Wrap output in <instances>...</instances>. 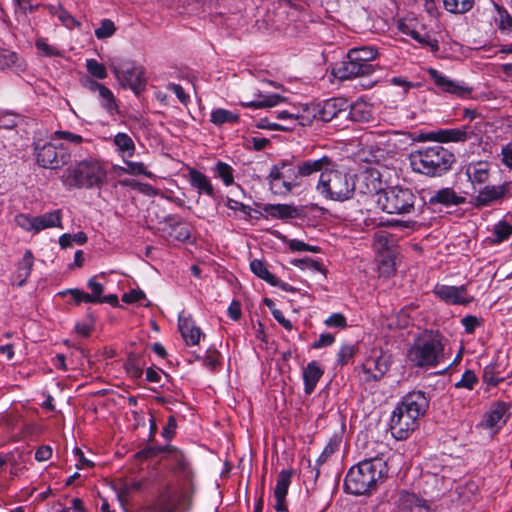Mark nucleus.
I'll use <instances>...</instances> for the list:
<instances>
[{
    "mask_svg": "<svg viewBox=\"0 0 512 512\" xmlns=\"http://www.w3.org/2000/svg\"><path fill=\"white\" fill-rule=\"evenodd\" d=\"M353 176L356 182V189H358L360 193L374 194L378 197V193L384 191L381 187L382 182L379 179V175H376L374 172H364L360 175Z\"/></svg>",
    "mask_w": 512,
    "mask_h": 512,
    "instance_id": "4be33fe9",
    "label": "nucleus"
},
{
    "mask_svg": "<svg viewBox=\"0 0 512 512\" xmlns=\"http://www.w3.org/2000/svg\"><path fill=\"white\" fill-rule=\"evenodd\" d=\"M349 107L346 98H331L314 108V118H319L324 122H330L339 117L346 118V110Z\"/></svg>",
    "mask_w": 512,
    "mask_h": 512,
    "instance_id": "ddd939ff",
    "label": "nucleus"
},
{
    "mask_svg": "<svg viewBox=\"0 0 512 512\" xmlns=\"http://www.w3.org/2000/svg\"><path fill=\"white\" fill-rule=\"evenodd\" d=\"M339 441L337 439L330 440L325 446L323 452L316 460V466H320L338 449Z\"/></svg>",
    "mask_w": 512,
    "mask_h": 512,
    "instance_id": "e2e57ef3",
    "label": "nucleus"
},
{
    "mask_svg": "<svg viewBox=\"0 0 512 512\" xmlns=\"http://www.w3.org/2000/svg\"><path fill=\"white\" fill-rule=\"evenodd\" d=\"M113 142L115 146L127 157H132L135 152V144L132 138L126 133H117Z\"/></svg>",
    "mask_w": 512,
    "mask_h": 512,
    "instance_id": "e433bc0d",
    "label": "nucleus"
},
{
    "mask_svg": "<svg viewBox=\"0 0 512 512\" xmlns=\"http://www.w3.org/2000/svg\"><path fill=\"white\" fill-rule=\"evenodd\" d=\"M387 473L388 467L383 457L364 459L349 469L344 490L352 495L370 494L387 477Z\"/></svg>",
    "mask_w": 512,
    "mask_h": 512,
    "instance_id": "f257e3e1",
    "label": "nucleus"
},
{
    "mask_svg": "<svg viewBox=\"0 0 512 512\" xmlns=\"http://www.w3.org/2000/svg\"><path fill=\"white\" fill-rule=\"evenodd\" d=\"M251 271L260 279L266 281L272 286H277L286 292H295L296 289L288 283L280 281L275 275H273L268 269L266 264L259 259H254L250 262Z\"/></svg>",
    "mask_w": 512,
    "mask_h": 512,
    "instance_id": "6ab92c4d",
    "label": "nucleus"
},
{
    "mask_svg": "<svg viewBox=\"0 0 512 512\" xmlns=\"http://www.w3.org/2000/svg\"><path fill=\"white\" fill-rule=\"evenodd\" d=\"M487 125H488V123H486L485 121L481 120V121L475 122L474 124L469 123V124L464 125L462 127H463V130H465V132H467L466 133L467 134V140H470V139L477 140L486 131Z\"/></svg>",
    "mask_w": 512,
    "mask_h": 512,
    "instance_id": "8fccbe9b",
    "label": "nucleus"
},
{
    "mask_svg": "<svg viewBox=\"0 0 512 512\" xmlns=\"http://www.w3.org/2000/svg\"><path fill=\"white\" fill-rule=\"evenodd\" d=\"M143 483L142 481H135L129 484H125L123 488H121L118 498L122 504L124 501L128 499L130 493L134 491H140L142 489Z\"/></svg>",
    "mask_w": 512,
    "mask_h": 512,
    "instance_id": "0e129e2a",
    "label": "nucleus"
},
{
    "mask_svg": "<svg viewBox=\"0 0 512 512\" xmlns=\"http://www.w3.org/2000/svg\"><path fill=\"white\" fill-rule=\"evenodd\" d=\"M107 178V172L97 161H82L67 170V183L77 188L100 187Z\"/></svg>",
    "mask_w": 512,
    "mask_h": 512,
    "instance_id": "423d86ee",
    "label": "nucleus"
},
{
    "mask_svg": "<svg viewBox=\"0 0 512 512\" xmlns=\"http://www.w3.org/2000/svg\"><path fill=\"white\" fill-rule=\"evenodd\" d=\"M444 337L438 331L425 330L407 351L408 360L418 368H432L444 359Z\"/></svg>",
    "mask_w": 512,
    "mask_h": 512,
    "instance_id": "7ed1b4c3",
    "label": "nucleus"
},
{
    "mask_svg": "<svg viewBox=\"0 0 512 512\" xmlns=\"http://www.w3.org/2000/svg\"><path fill=\"white\" fill-rule=\"evenodd\" d=\"M171 231L169 232L175 240L185 242L190 238V229L188 225L183 224L180 221H174L170 224Z\"/></svg>",
    "mask_w": 512,
    "mask_h": 512,
    "instance_id": "a18cd8bd",
    "label": "nucleus"
},
{
    "mask_svg": "<svg viewBox=\"0 0 512 512\" xmlns=\"http://www.w3.org/2000/svg\"><path fill=\"white\" fill-rule=\"evenodd\" d=\"M498 365L496 363H492L487 365L483 370V381L490 386H497L500 382L504 380L503 377H499L498 374Z\"/></svg>",
    "mask_w": 512,
    "mask_h": 512,
    "instance_id": "de8ad7c7",
    "label": "nucleus"
},
{
    "mask_svg": "<svg viewBox=\"0 0 512 512\" xmlns=\"http://www.w3.org/2000/svg\"><path fill=\"white\" fill-rule=\"evenodd\" d=\"M508 190V184L499 186L486 185L479 190L478 195L474 198L473 204L476 207L488 206L493 202L503 199Z\"/></svg>",
    "mask_w": 512,
    "mask_h": 512,
    "instance_id": "a211bd4d",
    "label": "nucleus"
},
{
    "mask_svg": "<svg viewBox=\"0 0 512 512\" xmlns=\"http://www.w3.org/2000/svg\"><path fill=\"white\" fill-rule=\"evenodd\" d=\"M58 13V19L65 25L67 28L71 29L73 27H79L81 24L77 21L68 11H66L61 5H57L56 7Z\"/></svg>",
    "mask_w": 512,
    "mask_h": 512,
    "instance_id": "13d9d810",
    "label": "nucleus"
},
{
    "mask_svg": "<svg viewBox=\"0 0 512 512\" xmlns=\"http://www.w3.org/2000/svg\"><path fill=\"white\" fill-rule=\"evenodd\" d=\"M113 72L120 83L128 86L135 94H139L145 88V80L143 78V70L141 67L126 65L122 69L113 67Z\"/></svg>",
    "mask_w": 512,
    "mask_h": 512,
    "instance_id": "4468645a",
    "label": "nucleus"
},
{
    "mask_svg": "<svg viewBox=\"0 0 512 512\" xmlns=\"http://www.w3.org/2000/svg\"><path fill=\"white\" fill-rule=\"evenodd\" d=\"M389 358V355L385 354L382 350H372L362 365L365 381L380 380L389 370Z\"/></svg>",
    "mask_w": 512,
    "mask_h": 512,
    "instance_id": "f8f14e48",
    "label": "nucleus"
},
{
    "mask_svg": "<svg viewBox=\"0 0 512 512\" xmlns=\"http://www.w3.org/2000/svg\"><path fill=\"white\" fill-rule=\"evenodd\" d=\"M463 127L452 129H440L436 131L437 142H465L467 141V134H465Z\"/></svg>",
    "mask_w": 512,
    "mask_h": 512,
    "instance_id": "f704fd0d",
    "label": "nucleus"
},
{
    "mask_svg": "<svg viewBox=\"0 0 512 512\" xmlns=\"http://www.w3.org/2000/svg\"><path fill=\"white\" fill-rule=\"evenodd\" d=\"M455 162V155L439 144L410 154L412 170L429 177H440L446 174Z\"/></svg>",
    "mask_w": 512,
    "mask_h": 512,
    "instance_id": "f03ea898",
    "label": "nucleus"
},
{
    "mask_svg": "<svg viewBox=\"0 0 512 512\" xmlns=\"http://www.w3.org/2000/svg\"><path fill=\"white\" fill-rule=\"evenodd\" d=\"M271 169L273 178H282L292 189L300 186L302 176L298 175L297 166H293L291 162L281 161L273 165Z\"/></svg>",
    "mask_w": 512,
    "mask_h": 512,
    "instance_id": "412c9836",
    "label": "nucleus"
},
{
    "mask_svg": "<svg viewBox=\"0 0 512 512\" xmlns=\"http://www.w3.org/2000/svg\"><path fill=\"white\" fill-rule=\"evenodd\" d=\"M101 99V106L110 114L118 111L116 99L110 89L106 86L101 87V91L98 93Z\"/></svg>",
    "mask_w": 512,
    "mask_h": 512,
    "instance_id": "37998d69",
    "label": "nucleus"
},
{
    "mask_svg": "<svg viewBox=\"0 0 512 512\" xmlns=\"http://www.w3.org/2000/svg\"><path fill=\"white\" fill-rule=\"evenodd\" d=\"M374 242L382 250V253L397 251V238L386 231L375 232Z\"/></svg>",
    "mask_w": 512,
    "mask_h": 512,
    "instance_id": "473e14b6",
    "label": "nucleus"
},
{
    "mask_svg": "<svg viewBox=\"0 0 512 512\" xmlns=\"http://www.w3.org/2000/svg\"><path fill=\"white\" fill-rule=\"evenodd\" d=\"M128 375L134 379H139L143 374V364H141V354L130 352L124 364Z\"/></svg>",
    "mask_w": 512,
    "mask_h": 512,
    "instance_id": "c9c22d12",
    "label": "nucleus"
},
{
    "mask_svg": "<svg viewBox=\"0 0 512 512\" xmlns=\"http://www.w3.org/2000/svg\"><path fill=\"white\" fill-rule=\"evenodd\" d=\"M263 210L271 217L279 219H290L300 216V210L289 204H266Z\"/></svg>",
    "mask_w": 512,
    "mask_h": 512,
    "instance_id": "bb28decb",
    "label": "nucleus"
},
{
    "mask_svg": "<svg viewBox=\"0 0 512 512\" xmlns=\"http://www.w3.org/2000/svg\"><path fill=\"white\" fill-rule=\"evenodd\" d=\"M33 267V255L31 251L27 250L22 258V260L18 263V268L16 272V279L18 280L17 285L23 286L27 279L30 276L31 270Z\"/></svg>",
    "mask_w": 512,
    "mask_h": 512,
    "instance_id": "72a5a7b5",
    "label": "nucleus"
},
{
    "mask_svg": "<svg viewBox=\"0 0 512 512\" xmlns=\"http://www.w3.org/2000/svg\"><path fill=\"white\" fill-rule=\"evenodd\" d=\"M429 404V395L421 390H418L407 393L402 397V400L398 405H400L404 411L413 413L420 419L426 414L429 408Z\"/></svg>",
    "mask_w": 512,
    "mask_h": 512,
    "instance_id": "dca6fc26",
    "label": "nucleus"
},
{
    "mask_svg": "<svg viewBox=\"0 0 512 512\" xmlns=\"http://www.w3.org/2000/svg\"><path fill=\"white\" fill-rule=\"evenodd\" d=\"M348 52L354 55H358V57L370 63H372V61L375 60L378 55V51L372 46L352 48Z\"/></svg>",
    "mask_w": 512,
    "mask_h": 512,
    "instance_id": "3c124183",
    "label": "nucleus"
},
{
    "mask_svg": "<svg viewBox=\"0 0 512 512\" xmlns=\"http://www.w3.org/2000/svg\"><path fill=\"white\" fill-rule=\"evenodd\" d=\"M346 119L359 123L370 122L373 120V110L371 105L365 101H356L353 104H349V107L346 110Z\"/></svg>",
    "mask_w": 512,
    "mask_h": 512,
    "instance_id": "5701e85b",
    "label": "nucleus"
},
{
    "mask_svg": "<svg viewBox=\"0 0 512 512\" xmlns=\"http://www.w3.org/2000/svg\"><path fill=\"white\" fill-rule=\"evenodd\" d=\"M494 234L497 243L503 242L512 234V226L504 220L499 221L494 227Z\"/></svg>",
    "mask_w": 512,
    "mask_h": 512,
    "instance_id": "603ef678",
    "label": "nucleus"
},
{
    "mask_svg": "<svg viewBox=\"0 0 512 512\" xmlns=\"http://www.w3.org/2000/svg\"><path fill=\"white\" fill-rule=\"evenodd\" d=\"M270 185V190L275 195H286L292 191V188L282 178H273L272 169L267 177Z\"/></svg>",
    "mask_w": 512,
    "mask_h": 512,
    "instance_id": "49530a36",
    "label": "nucleus"
},
{
    "mask_svg": "<svg viewBox=\"0 0 512 512\" xmlns=\"http://www.w3.org/2000/svg\"><path fill=\"white\" fill-rule=\"evenodd\" d=\"M466 174L472 184H484L489 177V171L486 163H478L473 167H469Z\"/></svg>",
    "mask_w": 512,
    "mask_h": 512,
    "instance_id": "4c0bfd02",
    "label": "nucleus"
},
{
    "mask_svg": "<svg viewBox=\"0 0 512 512\" xmlns=\"http://www.w3.org/2000/svg\"><path fill=\"white\" fill-rule=\"evenodd\" d=\"M124 163L127 166V168L124 169V171L127 174L145 175L147 177L152 176V174L150 172L146 171L145 166L142 162H132V161L124 160Z\"/></svg>",
    "mask_w": 512,
    "mask_h": 512,
    "instance_id": "052dcab7",
    "label": "nucleus"
},
{
    "mask_svg": "<svg viewBox=\"0 0 512 512\" xmlns=\"http://www.w3.org/2000/svg\"><path fill=\"white\" fill-rule=\"evenodd\" d=\"M418 420L419 418L413 413L404 411L400 405H397L390 419L392 435L398 440L407 439L409 434L418 427Z\"/></svg>",
    "mask_w": 512,
    "mask_h": 512,
    "instance_id": "9d476101",
    "label": "nucleus"
},
{
    "mask_svg": "<svg viewBox=\"0 0 512 512\" xmlns=\"http://www.w3.org/2000/svg\"><path fill=\"white\" fill-rule=\"evenodd\" d=\"M465 197L459 196L456 192L449 187L442 188L436 191L430 198L429 204L436 205L441 204L444 206H457L465 203Z\"/></svg>",
    "mask_w": 512,
    "mask_h": 512,
    "instance_id": "393cba45",
    "label": "nucleus"
},
{
    "mask_svg": "<svg viewBox=\"0 0 512 512\" xmlns=\"http://www.w3.org/2000/svg\"><path fill=\"white\" fill-rule=\"evenodd\" d=\"M433 292L442 301L451 305H468L474 301V297L468 295L467 287L465 285H437Z\"/></svg>",
    "mask_w": 512,
    "mask_h": 512,
    "instance_id": "2eb2a0df",
    "label": "nucleus"
},
{
    "mask_svg": "<svg viewBox=\"0 0 512 512\" xmlns=\"http://www.w3.org/2000/svg\"><path fill=\"white\" fill-rule=\"evenodd\" d=\"M61 210H54L39 216H34L35 233L53 227H61Z\"/></svg>",
    "mask_w": 512,
    "mask_h": 512,
    "instance_id": "c756f323",
    "label": "nucleus"
},
{
    "mask_svg": "<svg viewBox=\"0 0 512 512\" xmlns=\"http://www.w3.org/2000/svg\"><path fill=\"white\" fill-rule=\"evenodd\" d=\"M192 497L184 491L172 490L168 485L157 495L151 509L157 512H188Z\"/></svg>",
    "mask_w": 512,
    "mask_h": 512,
    "instance_id": "6e6552de",
    "label": "nucleus"
},
{
    "mask_svg": "<svg viewBox=\"0 0 512 512\" xmlns=\"http://www.w3.org/2000/svg\"><path fill=\"white\" fill-rule=\"evenodd\" d=\"M87 71L95 78L104 79L107 77V71L103 64L95 59H88L86 61Z\"/></svg>",
    "mask_w": 512,
    "mask_h": 512,
    "instance_id": "864d4df0",
    "label": "nucleus"
},
{
    "mask_svg": "<svg viewBox=\"0 0 512 512\" xmlns=\"http://www.w3.org/2000/svg\"><path fill=\"white\" fill-rule=\"evenodd\" d=\"M165 457L171 462L175 473L189 477L191 473L190 465L182 451L172 445H167Z\"/></svg>",
    "mask_w": 512,
    "mask_h": 512,
    "instance_id": "b1692460",
    "label": "nucleus"
},
{
    "mask_svg": "<svg viewBox=\"0 0 512 512\" xmlns=\"http://www.w3.org/2000/svg\"><path fill=\"white\" fill-rule=\"evenodd\" d=\"M316 189L326 199L342 202L353 197L356 182L351 174L331 167L320 174Z\"/></svg>",
    "mask_w": 512,
    "mask_h": 512,
    "instance_id": "20e7f679",
    "label": "nucleus"
},
{
    "mask_svg": "<svg viewBox=\"0 0 512 512\" xmlns=\"http://www.w3.org/2000/svg\"><path fill=\"white\" fill-rule=\"evenodd\" d=\"M96 277H92L88 280L87 286L91 290L90 297L94 299L91 303H98L104 292V286L95 280Z\"/></svg>",
    "mask_w": 512,
    "mask_h": 512,
    "instance_id": "69168bd1",
    "label": "nucleus"
},
{
    "mask_svg": "<svg viewBox=\"0 0 512 512\" xmlns=\"http://www.w3.org/2000/svg\"><path fill=\"white\" fill-rule=\"evenodd\" d=\"M292 470H282L278 477L274 489L275 498H286L288 488L291 484Z\"/></svg>",
    "mask_w": 512,
    "mask_h": 512,
    "instance_id": "58836bf2",
    "label": "nucleus"
},
{
    "mask_svg": "<svg viewBox=\"0 0 512 512\" xmlns=\"http://www.w3.org/2000/svg\"><path fill=\"white\" fill-rule=\"evenodd\" d=\"M257 97L259 98L258 100L242 102V105L244 107L260 109L266 107H273L285 100V98L279 94L264 95L261 92L257 94Z\"/></svg>",
    "mask_w": 512,
    "mask_h": 512,
    "instance_id": "2f4dec72",
    "label": "nucleus"
},
{
    "mask_svg": "<svg viewBox=\"0 0 512 512\" xmlns=\"http://www.w3.org/2000/svg\"><path fill=\"white\" fill-rule=\"evenodd\" d=\"M478 382V378L472 370H466L461 379L455 384L456 388H466L472 390Z\"/></svg>",
    "mask_w": 512,
    "mask_h": 512,
    "instance_id": "4d7b16f0",
    "label": "nucleus"
},
{
    "mask_svg": "<svg viewBox=\"0 0 512 512\" xmlns=\"http://www.w3.org/2000/svg\"><path fill=\"white\" fill-rule=\"evenodd\" d=\"M36 161L39 166L48 169H59L70 161V153L63 146H55L52 143H39L34 148Z\"/></svg>",
    "mask_w": 512,
    "mask_h": 512,
    "instance_id": "1a4fd4ad",
    "label": "nucleus"
},
{
    "mask_svg": "<svg viewBox=\"0 0 512 512\" xmlns=\"http://www.w3.org/2000/svg\"><path fill=\"white\" fill-rule=\"evenodd\" d=\"M189 182L199 193H205L210 197L214 196L213 186L206 175L196 169H190Z\"/></svg>",
    "mask_w": 512,
    "mask_h": 512,
    "instance_id": "7c9ffc66",
    "label": "nucleus"
},
{
    "mask_svg": "<svg viewBox=\"0 0 512 512\" xmlns=\"http://www.w3.org/2000/svg\"><path fill=\"white\" fill-rule=\"evenodd\" d=\"M408 35L418 43L423 46H427L431 49L432 52H437L439 50L438 40L433 38L430 34L424 33L421 34L416 30H411Z\"/></svg>",
    "mask_w": 512,
    "mask_h": 512,
    "instance_id": "c03bdc74",
    "label": "nucleus"
},
{
    "mask_svg": "<svg viewBox=\"0 0 512 512\" xmlns=\"http://www.w3.org/2000/svg\"><path fill=\"white\" fill-rule=\"evenodd\" d=\"M375 69L374 64L363 60L358 55L347 52L345 58L334 65L332 74L343 81L369 76L374 73Z\"/></svg>",
    "mask_w": 512,
    "mask_h": 512,
    "instance_id": "0eeeda50",
    "label": "nucleus"
},
{
    "mask_svg": "<svg viewBox=\"0 0 512 512\" xmlns=\"http://www.w3.org/2000/svg\"><path fill=\"white\" fill-rule=\"evenodd\" d=\"M396 505L400 512H432L426 499L407 491L399 493Z\"/></svg>",
    "mask_w": 512,
    "mask_h": 512,
    "instance_id": "f3484780",
    "label": "nucleus"
},
{
    "mask_svg": "<svg viewBox=\"0 0 512 512\" xmlns=\"http://www.w3.org/2000/svg\"><path fill=\"white\" fill-rule=\"evenodd\" d=\"M167 453V445L166 446H146L139 452L135 454V457L140 460H146L149 458H153L157 456L159 453Z\"/></svg>",
    "mask_w": 512,
    "mask_h": 512,
    "instance_id": "5fc2aeb1",
    "label": "nucleus"
},
{
    "mask_svg": "<svg viewBox=\"0 0 512 512\" xmlns=\"http://www.w3.org/2000/svg\"><path fill=\"white\" fill-rule=\"evenodd\" d=\"M115 31L116 27L114 23L109 19H104L101 21L100 27L95 30V36L98 39H105L111 37Z\"/></svg>",
    "mask_w": 512,
    "mask_h": 512,
    "instance_id": "6e6d98bb",
    "label": "nucleus"
},
{
    "mask_svg": "<svg viewBox=\"0 0 512 512\" xmlns=\"http://www.w3.org/2000/svg\"><path fill=\"white\" fill-rule=\"evenodd\" d=\"M215 176L219 177L226 186H230L234 183L233 168L222 161H218L214 168Z\"/></svg>",
    "mask_w": 512,
    "mask_h": 512,
    "instance_id": "79ce46f5",
    "label": "nucleus"
},
{
    "mask_svg": "<svg viewBox=\"0 0 512 512\" xmlns=\"http://www.w3.org/2000/svg\"><path fill=\"white\" fill-rule=\"evenodd\" d=\"M179 330L187 345H197L202 335L201 329L195 326L191 318L179 317Z\"/></svg>",
    "mask_w": 512,
    "mask_h": 512,
    "instance_id": "a878e982",
    "label": "nucleus"
},
{
    "mask_svg": "<svg viewBox=\"0 0 512 512\" xmlns=\"http://www.w3.org/2000/svg\"><path fill=\"white\" fill-rule=\"evenodd\" d=\"M61 294L62 295H66V294L71 295L77 304H79L81 302L91 303L94 300V299H92V297H90V294H88L80 289H77V288L68 289V290L62 292Z\"/></svg>",
    "mask_w": 512,
    "mask_h": 512,
    "instance_id": "338daca9",
    "label": "nucleus"
},
{
    "mask_svg": "<svg viewBox=\"0 0 512 512\" xmlns=\"http://www.w3.org/2000/svg\"><path fill=\"white\" fill-rule=\"evenodd\" d=\"M509 405L505 402H497L493 408L486 414L484 425L487 428H494L502 421L506 422V414L509 410Z\"/></svg>",
    "mask_w": 512,
    "mask_h": 512,
    "instance_id": "c85d7f7f",
    "label": "nucleus"
},
{
    "mask_svg": "<svg viewBox=\"0 0 512 512\" xmlns=\"http://www.w3.org/2000/svg\"><path fill=\"white\" fill-rule=\"evenodd\" d=\"M356 349L351 345H344L340 348L337 354V364L344 366L354 357Z\"/></svg>",
    "mask_w": 512,
    "mask_h": 512,
    "instance_id": "bf43d9fd",
    "label": "nucleus"
},
{
    "mask_svg": "<svg viewBox=\"0 0 512 512\" xmlns=\"http://www.w3.org/2000/svg\"><path fill=\"white\" fill-rule=\"evenodd\" d=\"M17 60L18 55L15 52L0 50V70L12 67Z\"/></svg>",
    "mask_w": 512,
    "mask_h": 512,
    "instance_id": "680f3d73",
    "label": "nucleus"
},
{
    "mask_svg": "<svg viewBox=\"0 0 512 512\" xmlns=\"http://www.w3.org/2000/svg\"><path fill=\"white\" fill-rule=\"evenodd\" d=\"M331 167H336L335 162L331 157L324 155L318 159H308L300 162L297 165V173L302 177L310 176L316 172H323L330 170Z\"/></svg>",
    "mask_w": 512,
    "mask_h": 512,
    "instance_id": "aec40b11",
    "label": "nucleus"
},
{
    "mask_svg": "<svg viewBox=\"0 0 512 512\" xmlns=\"http://www.w3.org/2000/svg\"><path fill=\"white\" fill-rule=\"evenodd\" d=\"M239 119V116L226 109H216L211 113V122L215 125H223L225 123H235Z\"/></svg>",
    "mask_w": 512,
    "mask_h": 512,
    "instance_id": "a19ab883",
    "label": "nucleus"
},
{
    "mask_svg": "<svg viewBox=\"0 0 512 512\" xmlns=\"http://www.w3.org/2000/svg\"><path fill=\"white\" fill-rule=\"evenodd\" d=\"M416 200L411 189L395 186L378 193L376 204L388 214L405 215L415 211Z\"/></svg>",
    "mask_w": 512,
    "mask_h": 512,
    "instance_id": "39448f33",
    "label": "nucleus"
},
{
    "mask_svg": "<svg viewBox=\"0 0 512 512\" xmlns=\"http://www.w3.org/2000/svg\"><path fill=\"white\" fill-rule=\"evenodd\" d=\"M328 327L345 328L347 326L346 318L341 313H334L325 320Z\"/></svg>",
    "mask_w": 512,
    "mask_h": 512,
    "instance_id": "774afa93",
    "label": "nucleus"
},
{
    "mask_svg": "<svg viewBox=\"0 0 512 512\" xmlns=\"http://www.w3.org/2000/svg\"><path fill=\"white\" fill-rule=\"evenodd\" d=\"M445 9L454 14H463L472 9L474 0H444Z\"/></svg>",
    "mask_w": 512,
    "mask_h": 512,
    "instance_id": "ea45409f",
    "label": "nucleus"
},
{
    "mask_svg": "<svg viewBox=\"0 0 512 512\" xmlns=\"http://www.w3.org/2000/svg\"><path fill=\"white\" fill-rule=\"evenodd\" d=\"M323 371L316 361L308 363L303 371L304 390L306 394H311L316 387Z\"/></svg>",
    "mask_w": 512,
    "mask_h": 512,
    "instance_id": "cd10ccee",
    "label": "nucleus"
},
{
    "mask_svg": "<svg viewBox=\"0 0 512 512\" xmlns=\"http://www.w3.org/2000/svg\"><path fill=\"white\" fill-rule=\"evenodd\" d=\"M428 74L434 84L442 92L449 93L459 98H469L473 92V87L469 86L464 81L453 80L436 69H428Z\"/></svg>",
    "mask_w": 512,
    "mask_h": 512,
    "instance_id": "9b49d317",
    "label": "nucleus"
},
{
    "mask_svg": "<svg viewBox=\"0 0 512 512\" xmlns=\"http://www.w3.org/2000/svg\"><path fill=\"white\" fill-rule=\"evenodd\" d=\"M395 254L396 252L382 253L379 270L381 274L389 276L395 271Z\"/></svg>",
    "mask_w": 512,
    "mask_h": 512,
    "instance_id": "09e8293b",
    "label": "nucleus"
}]
</instances>
